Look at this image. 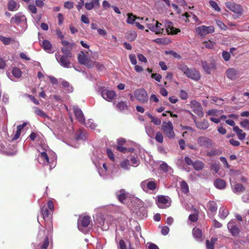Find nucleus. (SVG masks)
Here are the masks:
<instances>
[{
	"label": "nucleus",
	"instance_id": "nucleus-1",
	"mask_svg": "<svg viewBox=\"0 0 249 249\" xmlns=\"http://www.w3.org/2000/svg\"><path fill=\"white\" fill-rule=\"evenodd\" d=\"M178 68L189 78L196 81H198L200 78V73L195 69H190L184 64L179 65Z\"/></svg>",
	"mask_w": 249,
	"mask_h": 249
},
{
	"label": "nucleus",
	"instance_id": "nucleus-2",
	"mask_svg": "<svg viewBox=\"0 0 249 249\" xmlns=\"http://www.w3.org/2000/svg\"><path fill=\"white\" fill-rule=\"evenodd\" d=\"M161 129L169 139H173L175 138V133L174 131V126L171 122H163L161 126Z\"/></svg>",
	"mask_w": 249,
	"mask_h": 249
},
{
	"label": "nucleus",
	"instance_id": "nucleus-3",
	"mask_svg": "<svg viewBox=\"0 0 249 249\" xmlns=\"http://www.w3.org/2000/svg\"><path fill=\"white\" fill-rule=\"evenodd\" d=\"M161 26V23L154 19H152L150 20V22L146 24V26L150 31L155 33L157 35L163 34L164 32V29Z\"/></svg>",
	"mask_w": 249,
	"mask_h": 249
},
{
	"label": "nucleus",
	"instance_id": "nucleus-4",
	"mask_svg": "<svg viewBox=\"0 0 249 249\" xmlns=\"http://www.w3.org/2000/svg\"><path fill=\"white\" fill-rule=\"evenodd\" d=\"M196 33L203 38L204 36L210 33L214 32V28L213 26H206L202 25L196 28Z\"/></svg>",
	"mask_w": 249,
	"mask_h": 249
},
{
	"label": "nucleus",
	"instance_id": "nucleus-5",
	"mask_svg": "<svg viewBox=\"0 0 249 249\" xmlns=\"http://www.w3.org/2000/svg\"><path fill=\"white\" fill-rule=\"evenodd\" d=\"M156 203L160 208L165 209L171 205V200L167 196H160L157 197Z\"/></svg>",
	"mask_w": 249,
	"mask_h": 249
},
{
	"label": "nucleus",
	"instance_id": "nucleus-6",
	"mask_svg": "<svg viewBox=\"0 0 249 249\" xmlns=\"http://www.w3.org/2000/svg\"><path fill=\"white\" fill-rule=\"evenodd\" d=\"M142 189L145 192H148L149 191H153L156 188V183L153 179H146L141 183L140 184Z\"/></svg>",
	"mask_w": 249,
	"mask_h": 249
},
{
	"label": "nucleus",
	"instance_id": "nucleus-7",
	"mask_svg": "<svg viewBox=\"0 0 249 249\" xmlns=\"http://www.w3.org/2000/svg\"><path fill=\"white\" fill-rule=\"evenodd\" d=\"M136 99L142 103H145L148 101V97L146 91L143 89H138L134 92Z\"/></svg>",
	"mask_w": 249,
	"mask_h": 249
},
{
	"label": "nucleus",
	"instance_id": "nucleus-8",
	"mask_svg": "<svg viewBox=\"0 0 249 249\" xmlns=\"http://www.w3.org/2000/svg\"><path fill=\"white\" fill-rule=\"evenodd\" d=\"M190 107L194 113L200 117H202L204 113L202 111V107L200 104L195 100H193L190 103Z\"/></svg>",
	"mask_w": 249,
	"mask_h": 249
},
{
	"label": "nucleus",
	"instance_id": "nucleus-9",
	"mask_svg": "<svg viewBox=\"0 0 249 249\" xmlns=\"http://www.w3.org/2000/svg\"><path fill=\"white\" fill-rule=\"evenodd\" d=\"M90 217L89 216H85L80 217L78 221V227L80 231L83 232H86L84 228H87L89 225Z\"/></svg>",
	"mask_w": 249,
	"mask_h": 249
},
{
	"label": "nucleus",
	"instance_id": "nucleus-10",
	"mask_svg": "<svg viewBox=\"0 0 249 249\" xmlns=\"http://www.w3.org/2000/svg\"><path fill=\"white\" fill-rule=\"evenodd\" d=\"M55 58L58 63L63 67L69 68L70 67V61L67 55H60L58 53L55 54Z\"/></svg>",
	"mask_w": 249,
	"mask_h": 249
},
{
	"label": "nucleus",
	"instance_id": "nucleus-11",
	"mask_svg": "<svg viewBox=\"0 0 249 249\" xmlns=\"http://www.w3.org/2000/svg\"><path fill=\"white\" fill-rule=\"evenodd\" d=\"M225 6L231 11L240 15H241L243 12L241 7L238 4L229 1L225 3Z\"/></svg>",
	"mask_w": 249,
	"mask_h": 249
},
{
	"label": "nucleus",
	"instance_id": "nucleus-12",
	"mask_svg": "<svg viewBox=\"0 0 249 249\" xmlns=\"http://www.w3.org/2000/svg\"><path fill=\"white\" fill-rule=\"evenodd\" d=\"M102 97L108 102H111L116 96L115 92L112 90L103 89L101 91Z\"/></svg>",
	"mask_w": 249,
	"mask_h": 249
},
{
	"label": "nucleus",
	"instance_id": "nucleus-13",
	"mask_svg": "<svg viewBox=\"0 0 249 249\" xmlns=\"http://www.w3.org/2000/svg\"><path fill=\"white\" fill-rule=\"evenodd\" d=\"M164 27L165 32L169 35H176L180 32V29L175 28L173 23L170 21H166L164 23Z\"/></svg>",
	"mask_w": 249,
	"mask_h": 249
},
{
	"label": "nucleus",
	"instance_id": "nucleus-14",
	"mask_svg": "<svg viewBox=\"0 0 249 249\" xmlns=\"http://www.w3.org/2000/svg\"><path fill=\"white\" fill-rule=\"evenodd\" d=\"M37 159L39 163L44 165H47L49 163H51V165H50V169H51L53 168L52 165H53V164L52 161H49L48 156L46 154V152H41L40 155H39L38 156Z\"/></svg>",
	"mask_w": 249,
	"mask_h": 249
},
{
	"label": "nucleus",
	"instance_id": "nucleus-15",
	"mask_svg": "<svg viewBox=\"0 0 249 249\" xmlns=\"http://www.w3.org/2000/svg\"><path fill=\"white\" fill-rule=\"evenodd\" d=\"M229 232L233 236H236L239 233V230L234 220H231L227 225Z\"/></svg>",
	"mask_w": 249,
	"mask_h": 249
},
{
	"label": "nucleus",
	"instance_id": "nucleus-16",
	"mask_svg": "<svg viewBox=\"0 0 249 249\" xmlns=\"http://www.w3.org/2000/svg\"><path fill=\"white\" fill-rule=\"evenodd\" d=\"M73 110L77 120L81 123H85V119L82 110L77 107H73Z\"/></svg>",
	"mask_w": 249,
	"mask_h": 249
},
{
	"label": "nucleus",
	"instance_id": "nucleus-17",
	"mask_svg": "<svg viewBox=\"0 0 249 249\" xmlns=\"http://www.w3.org/2000/svg\"><path fill=\"white\" fill-rule=\"evenodd\" d=\"M198 143L201 146L204 147H210L212 144L211 140L206 137H200L197 139Z\"/></svg>",
	"mask_w": 249,
	"mask_h": 249
},
{
	"label": "nucleus",
	"instance_id": "nucleus-18",
	"mask_svg": "<svg viewBox=\"0 0 249 249\" xmlns=\"http://www.w3.org/2000/svg\"><path fill=\"white\" fill-rule=\"evenodd\" d=\"M97 224L98 227H101L103 230L107 231L108 229L110 223L108 221H106L105 217H100L97 219Z\"/></svg>",
	"mask_w": 249,
	"mask_h": 249
},
{
	"label": "nucleus",
	"instance_id": "nucleus-19",
	"mask_svg": "<svg viewBox=\"0 0 249 249\" xmlns=\"http://www.w3.org/2000/svg\"><path fill=\"white\" fill-rule=\"evenodd\" d=\"M26 20L25 17L20 13L16 14L10 20L11 23L19 24Z\"/></svg>",
	"mask_w": 249,
	"mask_h": 249
},
{
	"label": "nucleus",
	"instance_id": "nucleus-20",
	"mask_svg": "<svg viewBox=\"0 0 249 249\" xmlns=\"http://www.w3.org/2000/svg\"><path fill=\"white\" fill-rule=\"evenodd\" d=\"M227 77L231 80H234L239 77L237 71L233 68H230L227 70L226 72Z\"/></svg>",
	"mask_w": 249,
	"mask_h": 249
},
{
	"label": "nucleus",
	"instance_id": "nucleus-21",
	"mask_svg": "<svg viewBox=\"0 0 249 249\" xmlns=\"http://www.w3.org/2000/svg\"><path fill=\"white\" fill-rule=\"evenodd\" d=\"M202 65L203 70L208 74H210L212 70H214L216 68L215 65L213 62L208 64L204 61L202 63Z\"/></svg>",
	"mask_w": 249,
	"mask_h": 249
},
{
	"label": "nucleus",
	"instance_id": "nucleus-22",
	"mask_svg": "<svg viewBox=\"0 0 249 249\" xmlns=\"http://www.w3.org/2000/svg\"><path fill=\"white\" fill-rule=\"evenodd\" d=\"M19 3H17L14 0H10L7 3V7L9 11H16L19 8Z\"/></svg>",
	"mask_w": 249,
	"mask_h": 249
},
{
	"label": "nucleus",
	"instance_id": "nucleus-23",
	"mask_svg": "<svg viewBox=\"0 0 249 249\" xmlns=\"http://www.w3.org/2000/svg\"><path fill=\"white\" fill-rule=\"evenodd\" d=\"M195 122L196 127L202 130H205L209 127V124L207 120H203L200 122H197L195 120Z\"/></svg>",
	"mask_w": 249,
	"mask_h": 249
},
{
	"label": "nucleus",
	"instance_id": "nucleus-24",
	"mask_svg": "<svg viewBox=\"0 0 249 249\" xmlns=\"http://www.w3.org/2000/svg\"><path fill=\"white\" fill-rule=\"evenodd\" d=\"M0 40L5 45H8L11 43L16 42H17L18 44H19L18 42L16 41V40L14 38L5 37L3 36H0Z\"/></svg>",
	"mask_w": 249,
	"mask_h": 249
},
{
	"label": "nucleus",
	"instance_id": "nucleus-25",
	"mask_svg": "<svg viewBox=\"0 0 249 249\" xmlns=\"http://www.w3.org/2000/svg\"><path fill=\"white\" fill-rule=\"evenodd\" d=\"M233 131L235 132L238 139L240 140L245 139L246 134L243 132V130L240 129L238 126H236L233 127Z\"/></svg>",
	"mask_w": 249,
	"mask_h": 249
},
{
	"label": "nucleus",
	"instance_id": "nucleus-26",
	"mask_svg": "<svg viewBox=\"0 0 249 249\" xmlns=\"http://www.w3.org/2000/svg\"><path fill=\"white\" fill-rule=\"evenodd\" d=\"M42 48L48 53H53V51L52 49V44L50 41L47 40H44L41 44Z\"/></svg>",
	"mask_w": 249,
	"mask_h": 249
},
{
	"label": "nucleus",
	"instance_id": "nucleus-27",
	"mask_svg": "<svg viewBox=\"0 0 249 249\" xmlns=\"http://www.w3.org/2000/svg\"><path fill=\"white\" fill-rule=\"evenodd\" d=\"M116 195L120 201L122 203L125 202V198L127 196V194L124 189H122L116 192Z\"/></svg>",
	"mask_w": 249,
	"mask_h": 249
},
{
	"label": "nucleus",
	"instance_id": "nucleus-28",
	"mask_svg": "<svg viewBox=\"0 0 249 249\" xmlns=\"http://www.w3.org/2000/svg\"><path fill=\"white\" fill-rule=\"evenodd\" d=\"M214 186L218 189H224L226 186V182L220 178L216 179L214 182Z\"/></svg>",
	"mask_w": 249,
	"mask_h": 249
},
{
	"label": "nucleus",
	"instance_id": "nucleus-29",
	"mask_svg": "<svg viewBox=\"0 0 249 249\" xmlns=\"http://www.w3.org/2000/svg\"><path fill=\"white\" fill-rule=\"evenodd\" d=\"M245 190V187L240 183H236L233 188V192L237 195L243 193Z\"/></svg>",
	"mask_w": 249,
	"mask_h": 249
},
{
	"label": "nucleus",
	"instance_id": "nucleus-30",
	"mask_svg": "<svg viewBox=\"0 0 249 249\" xmlns=\"http://www.w3.org/2000/svg\"><path fill=\"white\" fill-rule=\"evenodd\" d=\"M194 237L197 241H201L202 231L199 228L195 227L192 231Z\"/></svg>",
	"mask_w": 249,
	"mask_h": 249
},
{
	"label": "nucleus",
	"instance_id": "nucleus-31",
	"mask_svg": "<svg viewBox=\"0 0 249 249\" xmlns=\"http://www.w3.org/2000/svg\"><path fill=\"white\" fill-rule=\"evenodd\" d=\"M127 19L126 20V22L129 24H134L135 23V21L136 19H141L142 20L143 19V18H140L139 17H137L131 13L127 14Z\"/></svg>",
	"mask_w": 249,
	"mask_h": 249
},
{
	"label": "nucleus",
	"instance_id": "nucleus-32",
	"mask_svg": "<svg viewBox=\"0 0 249 249\" xmlns=\"http://www.w3.org/2000/svg\"><path fill=\"white\" fill-rule=\"evenodd\" d=\"M49 244L48 237H46L43 242L39 244L36 247H35V249H47Z\"/></svg>",
	"mask_w": 249,
	"mask_h": 249
},
{
	"label": "nucleus",
	"instance_id": "nucleus-33",
	"mask_svg": "<svg viewBox=\"0 0 249 249\" xmlns=\"http://www.w3.org/2000/svg\"><path fill=\"white\" fill-rule=\"evenodd\" d=\"M204 163L200 160H196L194 162L193 167L197 171L202 170L204 167Z\"/></svg>",
	"mask_w": 249,
	"mask_h": 249
},
{
	"label": "nucleus",
	"instance_id": "nucleus-34",
	"mask_svg": "<svg viewBox=\"0 0 249 249\" xmlns=\"http://www.w3.org/2000/svg\"><path fill=\"white\" fill-rule=\"evenodd\" d=\"M82 54H79L78 56V62L82 64H84L85 65H88V62H89V60L87 58V56L83 53Z\"/></svg>",
	"mask_w": 249,
	"mask_h": 249
},
{
	"label": "nucleus",
	"instance_id": "nucleus-35",
	"mask_svg": "<svg viewBox=\"0 0 249 249\" xmlns=\"http://www.w3.org/2000/svg\"><path fill=\"white\" fill-rule=\"evenodd\" d=\"M87 137V133L85 131L79 130L76 132L77 140H84Z\"/></svg>",
	"mask_w": 249,
	"mask_h": 249
},
{
	"label": "nucleus",
	"instance_id": "nucleus-36",
	"mask_svg": "<svg viewBox=\"0 0 249 249\" xmlns=\"http://www.w3.org/2000/svg\"><path fill=\"white\" fill-rule=\"evenodd\" d=\"M120 167L124 170H128L130 169L131 165L128 160L125 159L122 161L120 163Z\"/></svg>",
	"mask_w": 249,
	"mask_h": 249
},
{
	"label": "nucleus",
	"instance_id": "nucleus-37",
	"mask_svg": "<svg viewBox=\"0 0 249 249\" xmlns=\"http://www.w3.org/2000/svg\"><path fill=\"white\" fill-rule=\"evenodd\" d=\"M208 209L212 213H215L217 209V204L213 201H210L208 203Z\"/></svg>",
	"mask_w": 249,
	"mask_h": 249
},
{
	"label": "nucleus",
	"instance_id": "nucleus-38",
	"mask_svg": "<svg viewBox=\"0 0 249 249\" xmlns=\"http://www.w3.org/2000/svg\"><path fill=\"white\" fill-rule=\"evenodd\" d=\"M180 187L181 190L184 194H187L189 191V186L187 183L184 180L182 181L180 183Z\"/></svg>",
	"mask_w": 249,
	"mask_h": 249
},
{
	"label": "nucleus",
	"instance_id": "nucleus-39",
	"mask_svg": "<svg viewBox=\"0 0 249 249\" xmlns=\"http://www.w3.org/2000/svg\"><path fill=\"white\" fill-rule=\"evenodd\" d=\"M145 129L147 134L150 138H154L155 133L153 128L151 125H145Z\"/></svg>",
	"mask_w": 249,
	"mask_h": 249
},
{
	"label": "nucleus",
	"instance_id": "nucleus-40",
	"mask_svg": "<svg viewBox=\"0 0 249 249\" xmlns=\"http://www.w3.org/2000/svg\"><path fill=\"white\" fill-rule=\"evenodd\" d=\"M34 109L35 113L36 115H37L38 116H41V117H44V118H49V116H48V115L46 114L42 110L39 109L38 107H34Z\"/></svg>",
	"mask_w": 249,
	"mask_h": 249
},
{
	"label": "nucleus",
	"instance_id": "nucleus-41",
	"mask_svg": "<svg viewBox=\"0 0 249 249\" xmlns=\"http://www.w3.org/2000/svg\"><path fill=\"white\" fill-rule=\"evenodd\" d=\"M229 213L227 209L225 208H220L219 209V216L222 219H225L228 215Z\"/></svg>",
	"mask_w": 249,
	"mask_h": 249
},
{
	"label": "nucleus",
	"instance_id": "nucleus-42",
	"mask_svg": "<svg viewBox=\"0 0 249 249\" xmlns=\"http://www.w3.org/2000/svg\"><path fill=\"white\" fill-rule=\"evenodd\" d=\"M95 165L98 169V171L99 175L101 177H105L106 176L107 172L106 171H104V169L102 167H101L100 163H95Z\"/></svg>",
	"mask_w": 249,
	"mask_h": 249
},
{
	"label": "nucleus",
	"instance_id": "nucleus-43",
	"mask_svg": "<svg viewBox=\"0 0 249 249\" xmlns=\"http://www.w3.org/2000/svg\"><path fill=\"white\" fill-rule=\"evenodd\" d=\"M12 73L14 76L16 78H19L21 75V71L18 68H14L12 70Z\"/></svg>",
	"mask_w": 249,
	"mask_h": 249
},
{
	"label": "nucleus",
	"instance_id": "nucleus-44",
	"mask_svg": "<svg viewBox=\"0 0 249 249\" xmlns=\"http://www.w3.org/2000/svg\"><path fill=\"white\" fill-rule=\"evenodd\" d=\"M61 51L62 53L64 54V55H67L69 56L70 58H71L73 57L72 54L71 52V50H69L66 47H62L61 48Z\"/></svg>",
	"mask_w": 249,
	"mask_h": 249
},
{
	"label": "nucleus",
	"instance_id": "nucleus-45",
	"mask_svg": "<svg viewBox=\"0 0 249 249\" xmlns=\"http://www.w3.org/2000/svg\"><path fill=\"white\" fill-rule=\"evenodd\" d=\"M117 107L120 110H124L127 108V106L126 103L123 101L119 102L117 104Z\"/></svg>",
	"mask_w": 249,
	"mask_h": 249
},
{
	"label": "nucleus",
	"instance_id": "nucleus-46",
	"mask_svg": "<svg viewBox=\"0 0 249 249\" xmlns=\"http://www.w3.org/2000/svg\"><path fill=\"white\" fill-rule=\"evenodd\" d=\"M160 169L164 172L170 171L172 168L169 167L165 162H162L160 165Z\"/></svg>",
	"mask_w": 249,
	"mask_h": 249
},
{
	"label": "nucleus",
	"instance_id": "nucleus-47",
	"mask_svg": "<svg viewBox=\"0 0 249 249\" xmlns=\"http://www.w3.org/2000/svg\"><path fill=\"white\" fill-rule=\"evenodd\" d=\"M86 127L90 128L92 129H94L96 126V125L95 123H94L93 120L89 119L86 123Z\"/></svg>",
	"mask_w": 249,
	"mask_h": 249
},
{
	"label": "nucleus",
	"instance_id": "nucleus-48",
	"mask_svg": "<svg viewBox=\"0 0 249 249\" xmlns=\"http://www.w3.org/2000/svg\"><path fill=\"white\" fill-rule=\"evenodd\" d=\"M131 165L134 167H137L140 164V160L137 157H133L130 159Z\"/></svg>",
	"mask_w": 249,
	"mask_h": 249
},
{
	"label": "nucleus",
	"instance_id": "nucleus-49",
	"mask_svg": "<svg viewBox=\"0 0 249 249\" xmlns=\"http://www.w3.org/2000/svg\"><path fill=\"white\" fill-rule=\"evenodd\" d=\"M41 213H42L43 217L44 220L49 218L50 215V212L47 208L43 207L41 209Z\"/></svg>",
	"mask_w": 249,
	"mask_h": 249
},
{
	"label": "nucleus",
	"instance_id": "nucleus-50",
	"mask_svg": "<svg viewBox=\"0 0 249 249\" xmlns=\"http://www.w3.org/2000/svg\"><path fill=\"white\" fill-rule=\"evenodd\" d=\"M155 139L158 142L160 143H162L163 142V137L162 133L160 132L159 131L157 132L155 136Z\"/></svg>",
	"mask_w": 249,
	"mask_h": 249
},
{
	"label": "nucleus",
	"instance_id": "nucleus-51",
	"mask_svg": "<svg viewBox=\"0 0 249 249\" xmlns=\"http://www.w3.org/2000/svg\"><path fill=\"white\" fill-rule=\"evenodd\" d=\"M137 36V34L136 32L135 31H132L130 32L127 34V38L130 40H135Z\"/></svg>",
	"mask_w": 249,
	"mask_h": 249
},
{
	"label": "nucleus",
	"instance_id": "nucleus-52",
	"mask_svg": "<svg viewBox=\"0 0 249 249\" xmlns=\"http://www.w3.org/2000/svg\"><path fill=\"white\" fill-rule=\"evenodd\" d=\"M209 3L210 5L214 9L215 11L219 12L220 11V8L218 6V4L215 1L213 0H210Z\"/></svg>",
	"mask_w": 249,
	"mask_h": 249
},
{
	"label": "nucleus",
	"instance_id": "nucleus-53",
	"mask_svg": "<svg viewBox=\"0 0 249 249\" xmlns=\"http://www.w3.org/2000/svg\"><path fill=\"white\" fill-rule=\"evenodd\" d=\"M214 45H215V43L213 42H212L210 40H209L208 41H206L204 42L205 47L208 48V49L213 48Z\"/></svg>",
	"mask_w": 249,
	"mask_h": 249
},
{
	"label": "nucleus",
	"instance_id": "nucleus-54",
	"mask_svg": "<svg viewBox=\"0 0 249 249\" xmlns=\"http://www.w3.org/2000/svg\"><path fill=\"white\" fill-rule=\"evenodd\" d=\"M240 125L244 128L249 129V120L245 119L240 122Z\"/></svg>",
	"mask_w": 249,
	"mask_h": 249
},
{
	"label": "nucleus",
	"instance_id": "nucleus-55",
	"mask_svg": "<svg viewBox=\"0 0 249 249\" xmlns=\"http://www.w3.org/2000/svg\"><path fill=\"white\" fill-rule=\"evenodd\" d=\"M211 170H213L214 172L215 173H217L219 170V166L218 163H213L212 164L211 167Z\"/></svg>",
	"mask_w": 249,
	"mask_h": 249
},
{
	"label": "nucleus",
	"instance_id": "nucleus-56",
	"mask_svg": "<svg viewBox=\"0 0 249 249\" xmlns=\"http://www.w3.org/2000/svg\"><path fill=\"white\" fill-rule=\"evenodd\" d=\"M216 23L217 25L222 30H226L227 29V27L226 26L223 22L220 20H216Z\"/></svg>",
	"mask_w": 249,
	"mask_h": 249
},
{
	"label": "nucleus",
	"instance_id": "nucleus-57",
	"mask_svg": "<svg viewBox=\"0 0 249 249\" xmlns=\"http://www.w3.org/2000/svg\"><path fill=\"white\" fill-rule=\"evenodd\" d=\"M222 57L225 61H229L231 57L230 53L227 51H223L222 53Z\"/></svg>",
	"mask_w": 249,
	"mask_h": 249
},
{
	"label": "nucleus",
	"instance_id": "nucleus-58",
	"mask_svg": "<svg viewBox=\"0 0 249 249\" xmlns=\"http://www.w3.org/2000/svg\"><path fill=\"white\" fill-rule=\"evenodd\" d=\"M165 53L166 54H170L175 58H180V56L174 51H166Z\"/></svg>",
	"mask_w": 249,
	"mask_h": 249
},
{
	"label": "nucleus",
	"instance_id": "nucleus-59",
	"mask_svg": "<svg viewBox=\"0 0 249 249\" xmlns=\"http://www.w3.org/2000/svg\"><path fill=\"white\" fill-rule=\"evenodd\" d=\"M151 77L155 79L157 82H160L161 81V79L162 77L161 75L158 73H153L151 75Z\"/></svg>",
	"mask_w": 249,
	"mask_h": 249
},
{
	"label": "nucleus",
	"instance_id": "nucleus-60",
	"mask_svg": "<svg viewBox=\"0 0 249 249\" xmlns=\"http://www.w3.org/2000/svg\"><path fill=\"white\" fill-rule=\"evenodd\" d=\"M62 85L64 88H67V90L69 92L72 91V88L70 86L69 83L66 81H63L62 82Z\"/></svg>",
	"mask_w": 249,
	"mask_h": 249
},
{
	"label": "nucleus",
	"instance_id": "nucleus-61",
	"mask_svg": "<svg viewBox=\"0 0 249 249\" xmlns=\"http://www.w3.org/2000/svg\"><path fill=\"white\" fill-rule=\"evenodd\" d=\"M151 120V122L157 125H160L161 122L160 118L155 117H153Z\"/></svg>",
	"mask_w": 249,
	"mask_h": 249
},
{
	"label": "nucleus",
	"instance_id": "nucleus-62",
	"mask_svg": "<svg viewBox=\"0 0 249 249\" xmlns=\"http://www.w3.org/2000/svg\"><path fill=\"white\" fill-rule=\"evenodd\" d=\"M81 20L85 24H89V18L85 15H82L81 17Z\"/></svg>",
	"mask_w": 249,
	"mask_h": 249
},
{
	"label": "nucleus",
	"instance_id": "nucleus-63",
	"mask_svg": "<svg viewBox=\"0 0 249 249\" xmlns=\"http://www.w3.org/2000/svg\"><path fill=\"white\" fill-rule=\"evenodd\" d=\"M118 248L119 249H127L125 243L123 240H120L119 241Z\"/></svg>",
	"mask_w": 249,
	"mask_h": 249
},
{
	"label": "nucleus",
	"instance_id": "nucleus-64",
	"mask_svg": "<svg viewBox=\"0 0 249 249\" xmlns=\"http://www.w3.org/2000/svg\"><path fill=\"white\" fill-rule=\"evenodd\" d=\"M180 97L182 100H186L188 98L187 93L185 91L181 90L180 93Z\"/></svg>",
	"mask_w": 249,
	"mask_h": 249
}]
</instances>
